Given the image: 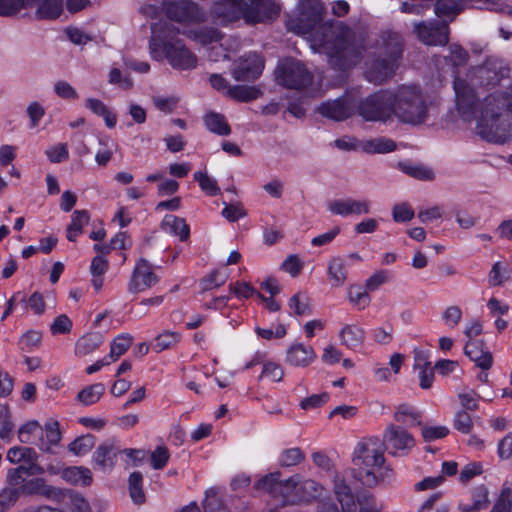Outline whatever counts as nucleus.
<instances>
[{"label": "nucleus", "mask_w": 512, "mask_h": 512, "mask_svg": "<svg viewBox=\"0 0 512 512\" xmlns=\"http://www.w3.org/2000/svg\"><path fill=\"white\" fill-rule=\"evenodd\" d=\"M418 38L427 45H445L448 42V28L446 25H415Z\"/></svg>", "instance_id": "18"}, {"label": "nucleus", "mask_w": 512, "mask_h": 512, "mask_svg": "<svg viewBox=\"0 0 512 512\" xmlns=\"http://www.w3.org/2000/svg\"><path fill=\"white\" fill-rule=\"evenodd\" d=\"M182 32L204 45H211V53L209 54L211 60L218 61L221 57H226V54L223 52V44L219 43L221 35L217 31L201 29L197 31L183 30Z\"/></svg>", "instance_id": "17"}, {"label": "nucleus", "mask_w": 512, "mask_h": 512, "mask_svg": "<svg viewBox=\"0 0 512 512\" xmlns=\"http://www.w3.org/2000/svg\"><path fill=\"white\" fill-rule=\"evenodd\" d=\"M456 111L464 122L475 121V132L484 140L505 143L512 139V87H499L476 106L474 87L454 81Z\"/></svg>", "instance_id": "1"}, {"label": "nucleus", "mask_w": 512, "mask_h": 512, "mask_svg": "<svg viewBox=\"0 0 512 512\" xmlns=\"http://www.w3.org/2000/svg\"><path fill=\"white\" fill-rule=\"evenodd\" d=\"M259 4L267 6L270 12L263 14L254 13L246 8L247 2L243 0H219L214 6V14L217 20L223 24L233 22L240 17H243L247 22L257 23L267 17H271L277 10L270 3L260 2Z\"/></svg>", "instance_id": "7"}, {"label": "nucleus", "mask_w": 512, "mask_h": 512, "mask_svg": "<svg viewBox=\"0 0 512 512\" xmlns=\"http://www.w3.org/2000/svg\"><path fill=\"white\" fill-rule=\"evenodd\" d=\"M349 302L358 310H364L370 304L369 294L359 286H351L348 290Z\"/></svg>", "instance_id": "53"}, {"label": "nucleus", "mask_w": 512, "mask_h": 512, "mask_svg": "<svg viewBox=\"0 0 512 512\" xmlns=\"http://www.w3.org/2000/svg\"><path fill=\"white\" fill-rule=\"evenodd\" d=\"M327 210L336 216L349 217L370 213L371 204L366 199L341 198L329 201Z\"/></svg>", "instance_id": "12"}, {"label": "nucleus", "mask_w": 512, "mask_h": 512, "mask_svg": "<svg viewBox=\"0 0 512 512\" xmlns=\"http://www.w3.org/2000/svg\"><path fill=\"white\" fill-rule=\"evenodd\" d=\"M497 455L502 460L512 458V432L507 433L498 441Z\"/></svg>", "instance_id": "64"}, {"label": "nucleus", "mask_w": 512, "mask_h": 512, "mask_svg": "<svg viewBox=\"0 0 512 512\" xmlns=\"http://www.w3.org/2000/svg\"><path fill=\"white\" fill-rule=\"evenodd\" d=\"M489 504V492L484 486H479L472 493V502L459 504L461 512H479L485 509Z\"/></svg>", "instance_id": "32"}, {"label": "nucleus", "mask_w": 512, "mask_h": 512, "mask_svg": "<svg viewBox=\"0 0 512 512\" xmlns=\"http://www.w3.org/2000/svg\"><path fill=\"white\" fill-rule=\"evenodd\" d=\"M510 275L511 270L506 264L500 261L495 262L488 274V283L494 287L501 286L509 280Z\"/></svg>", "instance_id": "44"}, {"label": "nucleus", "mask_w": 512, "mask_h": 512, "mask_svg": "<svg viewBox=\"0 0 512 512\" xmlns=\"http://www.w3.org/2000/svg\"><path fill=\"white\" fill-rule=\"evenodd\" d=\"M333 483L337 502L322 496L318 501L317 512H354L356 509L355 497L345 480L336 473Z\"/></svg>", "instance_id": "9"}, {"label": "nucleus", "mask_w": 512, "mask_h": 512, "mask_svg": "<svg viewBox=\"0 0 512 512\" xmlns=\"http://www.w3.org/2000/svg\"><path fill=\"white\" fill-rule=\"evenodd\" d=\"M152 36L150 41V55L157 61L166 59L170 65L179 70L193 69L197 59L181 41H170L174 27L167 22L152 24Z\"/></svg>", "instance_id": "3"}, {"label": "nucleus", "mask_w": 512, "mask_h": 512, "mask_svg": "<svg viewBox=\"0 0 512 512\" xmlns=\"http://www.w3.org/2000/svg\"><path fill=\"white\" fill-rule=\"evenodd\" d=\"M464 353L483 370H488L492 366V354L482 341L467 340L464 346Z\"/></svg>", "instance_id": "19"}, {"label": "nucleus", "mask_w": 512, "mask_h": 512, "mask_svg": "<svg viewBox=\"0 0 512 512\" xmlns=\"http://www.w3.org/2000/svg\"><path fill=\"white\" fill-rule=\"evenodd\" d=\"M490 512H512V489L504 487Z\"/></svg>", "instance_id": "57"}, {"label": "nucleus", "mask_w": 512, "mask_h": 512, "mask_svg": "<svg viewBox=\"0 0 512 512\" xmlns=\"http://www.w3.org/2000/svg\"><path fill=\"white\" fill-rule=\"evenodd\" d=\"M194 180L198 182L200 189L209 196L220 194V188L217 181L208 175L206 171H197L193 175Z\"/></svg>", "instance_id": "47"}, {"label": "nucleus", "mask_w": 512, "mask_h": 512, "mask_svg": "<svg viewBox=\"0 0 512 512\" xmlns=\"http://www.w3.org/2000/svg\"><path fill=\"white\" fill-rule=\"evenodd\" d=\"M350 31L341 23L321 26L308 36L315 52L325 53L339 67H348L355 61V51L349 42Z\"/></svg>", "instance_id": "2"}, {"label": "nucleus", "mask_w": 512, "mask_h": 512, "mask_svg": "<svg viewBox=\"0 0 512 512\" xmlns=\"http://www.w3.org/2000/svg\"><path fill=\"white\" fill-rule=\"evenodd\" d=\"M317 359L314 348L302 342L292 343L286 350L285 362L297 368H306L312 365Z\"/></svg>", "instance_id": "14"}, {"label": "nucleus", "mask_w": 512, "mask_h": 512, "mask_svg": "<svg viewBox=\"0 0 512 512\" xmlns=\"http://www.w3.org/2000/svg\"><path fill=\"white\" fill-rule=\"evenodd\" d=\"M395 148V142L384 137L362 140L361 145V151L367 153H389L394 151Z\"/></svg>", "instance_id": "41"}, {"label": "nucleus", "mask_w": 512, "mask_h": 512, "mask_svg": "<svg viewBox=\"0 0 512 512\" xmlns=\"http://www.w3.org/2000/svg\"><path fill=\"white\" fill-rule=\"evenodd\" d=\"M161 225L164 231L171 235L178 236L182 241L187 240L189 237L190 229L183 218L171 214L166 215Z\"/></svg>", "instance_id": "31"}, {"label": "nucleus", "mask_w": 512, "mask_h": 512, "mask_svg": "<svg viewBox=\"0 0 512 512\" xmlns=\"http://www.w3.org/2000/svg\"><path fill=\"white\" fill-rule=\"evenodd\" d=\"M45 154L50 162L52 163H60L68 159L69 151L68 147L64 143H58L51 147H49Z\"/></svg>", "instance_id": "60"}, {"label": "nucleus", "mask_w": 512, "mask_h": 512, "mask_svg": "<svg viewBox=\"0 0 512 512\" xmlns=\"http://www.w3.org/2000/svg\"><path fill=\"white\" fill-rule=\"evenodd\" d=\"M181 334L176 331H164L155 338L154 350L162 352L175 347L181 341Z\"/></svg>", "instance_id": "45"}, {"label": "nucleus", "mask_w": 512, "mask_h": 512, "mask_svg": "<svg viewBox=\"0 0 512 512\" xmlns=\"http://www.w3.org/2000/svg\"><path fill=\"white\" fill-rule=\"evenodd\" d=\"M103 343V337L97 333H90L80 337L75 344V355L87 356L97 350Z\"/></svg>", "instance_id": "33"}, {"label": "nucleus", "mask_w": 512, "mask_h": 512, "mask_svg": "<svg viewBox=\"0 0 512 512\" xmlns=\"http://www.w3.org/2000/svg\"><path fill=\"white\" fill-rule=\"evenodd\" d=\"M318 111L325 117L335 120H344L351 115L352 106L347 99H337L322 103Z\"/></svg>", "instance_id": "24"}, {"label": "nucleus", "mask_w": 512, "mask_h": 512, "mask_svg": "<svg viewBox=\"0 0 512 512\" xmlns=\"http://www.w3.org/2000/svg\"><path fill=\"white\" fill-rule=\"evenodd\" d=\"M383 453L377 448L374 439L359 442L353 452V463L356 467L355 477L367 487H374L390 475L384 465Z\"/></svg>", "instance_id": "4"}, {"label": "nucleus", "mask_w": 512, "mask_h": 512, "mask_svg": "<svg viewBox=\"0 0 512 512\" xmlns=\"http://www.w3.org/2000/svg\"><path fill=\"white\" fill-rule=\"evenodd\" d=\"M291 311L296 315H306L309 313L308 297L304 293H296L288 302Z\"/></svg>", "instance_id": "58"}, {"label": "nucleus", "mask_w": 512, "mask_h": 512, "mask_svg": "<svg viewBox=\"0 0 512 512\" xmlns=\"http://www.w3.org/2000/svg\"><path fill=\"white\" fill-rule=\"evenodd\" d=\"M453 425L461 433L469 434L473 428V421L466 411L461 410L455 414Z\"/></svg>", "instance_id": "63"}, {"label": "nucleus", "mask_w": 512, "mask_h": 512, "mask_svg": "<svg viewBox=\"0 0 512 512\" xmlns=\"http://www.w3.org/2000/svg\"><path fill=\"white\" fill-rule=\"evenodd\" d=\"M14 430V422L7 405H0V439L9 442Z\"/></svg>", "instance_id": "48"}, {"label": "nucleus", "mask_w": 512, "mask_h": 512, "mask_svg": "<svg viewBox=\"0 0 512 512\" xmlns=\"http://www.w3.org/2000/svg\"><path fill=\"white\" fill-rule=\"evenodd\" d=\"M263 68L262 58L257 54H251L236 63L232 74L236 81H253L261 75Z\"/></svg>", "instance_id": "16"}, {"label": "nucleus", "mask_w": 512, "mask_h": 512, "mask_svg": "<svg viewBox=\"0 0 512 512\" xmlns=\"http://www.w3.org/2000/svg\"><path fill=\"white\" fill-rule=\"evenodd\" d=\"M394 92L382 91L366 98L358 107L359 115L367 121L388 122L394 117Z\"/></svg>", "instance_id": "8"}, {"label": "nucleus", "mask_w": 512, "mask_h": 512, "mask_svg": "<svg viewBox=\"0 0 512 512\" xmlns=\"http://www.w3.org/2000/svg\"><path fill=\"white\" fill-rule=\"evenodd\" d=\"M17 438L21 443L37 446L42 452L54 453L62 433L56 419H48L43 426L36 420H29L19 426Z\"/></svg>", "instance_id": "5"}, {"label": "nucleus", "mask_w": 512, "mask_h": 512, "mask_svg": "<svg viewBox=\"0 0 512 512\" xmlns=\"http://www.w3.org/2000/svg\"><path fill=\"white\" fill-rule=\"evenodd\" d=\"M328 399L329 395L326 392L320 394H313L302 399L299 403V406L306 411L313 410L323 406L328 401Z\"/></svg>", "instance_id": "61"}, {"label": "nucleus", "mask_w": 512, "mask_h": 512, "mask_svg": "<svg viewBox=\"0 0 512 512\" xmlns=\"http://www.w3.org/2000/svg\"><path fill=\"white\" fill-rule=\"evenodd\" d=\"M157 282L152 265L140 259L135 265L128 289L131 293H139L153 287Z\"/></svg>", "instance_id": "13"}, {"label": "nucleus", "mask_w": 512, "mask_h": 512, "mask_svg": "<svg viewBox=\"0 0 512 512\" xmlns=\"http://www.w3.org/2000/svg\"><path fill=\"white\" fill-rule=\"evenodd\" d=\"M283 377L284 369L279 363L274 361H266L263 363L259 379H266L270 382H280Z\"/></svg>", "instance_id": "52"}, {"label": "nucleus", "mask_w": 512, "mask_h": 512, "mask_svg": "<svg viewBox=\"0 0 512 512\" xmlns=\"http://www.w3.org/2000/svg\"><path fill=\"white\" fill-rule=\"evenodd\" d=\"M62 479L72 485L88 486L92 483L93 476L87 467L72 466L65 467L62 471Z\"/></svg>", "instance_id": "28"}, {"label": "nucleus", "mask_w": 512, "mask_h": 512, "mask_svg": "<svg viewBox=\"0 0 512 512\" xmlns=\"http://www.w3.org/2000/svg\"><path fill=\"white\" fill-rule=\"evenodd\" d=\"M325 489L311 479L302 480L298 476L297 497L299 502H308L312 499H319L323 496Z\"/></svg>", "instance_id": "29"}, {"label": "nucleus", "mask_w": 512, "mask_h": 512, "mask_svg": "<svg viewBox=\"0 0 512 512\" xmlns=\"http://www.w3.org/2000/svg\"><path fill=\"white\" fill-rule=\"evenodd\" d=\"M394 117L399 121L418 124L424 121L426 106L420 91L414 86H403L394 92Z\"/></svg>", "instance_id": "6"}, {"label": "nucleus", "mask_w": 512, "mask_h": 512, "mask_svg": "<svg viewBox=\"0 0 512 512\" xmlns=\"http://www.w3.org/2000/svg\"><path fill=\"white\" fill-rule=\"evenodd\" d=\"M415 213L408 203H399L392 208V217L395 222L404 223L413 219Z\"/></svg>", "instance_id": "59"}, {"label": "nucleus", "mask_w": 512, "mask_h": 512, "mask_svg": "<svg viewBox=\"0 0 512 512\" xmlns=\"http://www.w3.org/2000/svg\"><path fill=\"white\" fill-rule=\"evenodd\" d=\"M117 453L118 449L113 444L105 443L93 453L92 461L102 472H109L115 465Z\"/></svg>", "instance_id": "25"}, {"label": "nucleus", "mask_w": 512, "mask_h": 512, "mask_svg": "<svg viewBox=\"0 0 512 512\" xmlns=\"http://www.w3.org/2000/svg\"><path fill=\"white\" fill-rule=\"evenodd\" d=\"M210 83L215 89L240 101H251L256 99L260 94V90L255 86L236 85L231 87L220 75H212L210 77Z\"/></svg>", "instance_id": "15"}, {"label": "nucleus", "mask_w": 512, "mask_h": 512, "mask_svg": "<svg viewBox=\"0 0 512 512\" xmlns=\"http://www.w3.org/2000/svg\"><path fill=\"white\" fill-rule=\"evenodd\" d=\"M35 5L36 15L40 19H56L63 11L62 0H31V6Z\"/></svg>", "instance_id": "30"}, {"label": "nucleus", "mask_w": 512, "mask_h": 512, "mask_svg": "<svg viewBox=\"0 0 512 512\" xmlns=\"http://www.w3.org/2000/svg\"><path fill=\"white\" fill-rule=\"evenodd\" d=\"M383 443L390 454L404 455L415 446V439L404 428L389 425L384 431Z\"/></svg>", "instance_id": "11"}, {"label": "nucleus", "mask_w": 512, "mask_h": 512, "mask_svg": "<svg viewBox=\"0 0 512 512\" xmlns=\"http://www.w3.org/2000/svg\"><path fill=\"white\" fill-rule=\"evenodd\" d=\"M38 458L37 452L32 447L27 446H12L7 450L6 459L12 464H20L36 461Z\"/></svg>", "instance_id": "38"}, {"label": "nucleus", "mask_w": 512, "mask_h": 512, "mask_svg": "<svg viewBox=\"0 0 512 512\" xmlns=\"http://www.w3.org/2000/svg\"><path fill=\"white\" fill-rule=\"evenodd\" d=\"M229 291L238 300H247L259 294V292L246 281H235L230 283Z\"/></svg>", "instance_id": "50"}, {"label": "nucleus", "mask_w": 512, "mask_h": 512, "mask_svg": "<svg viewBox=\"0 0 512 512\" xmlns=\"http://www.w3.org/2000/svg\"><path fill=\"white\" fill-rule=\"evenodd\" d=\"M303 268V261L295 254L289 255L281 264V269L288 273L291 277H296L300 274Z\"/></svg>", "instance_id": "62"}, {"label": "nucleus", "mask_w": 512, "mask_h": 512, "mask_svg": "<svg viewBox=\"0 0 512 512\" xmlns=\"http://www.w3.org/2000/svg\"><path fill=\"white\" fill-rule=\"evenodd\" d=\"M95 445V440L92 435H83L73 440L68 445V451L74 456H84L88 454Z\"/></svg>", "instance_id": "46"}, {"label": "nucleus", "mask_w": 512, "mask_h": 512, "mask_svg": "<svg viewBox=\"0 0 512 512\" xmlns=\"http://www.w3.org/2000/svg\"><path fill=\"white\" fill-rule=\"evenodd\" d=\"M84 106L96 116L102 118L108 129H114L117 125V115L114 110L96 97H87Z\"/></svg>", "instance_id": "22"}, {"label": "nucleus", "mask_w": 512, "mask_h": 512, "mask_svg": "<svg viewBox=\"0 0 512 512\" xmlns=\"http://www.w3.org/2000/svg\"><path fill=\"white\" fill-rule=\"evenodd\" d=\"M462 309L457 305H450L445 308L441 315L444 325L448 328H455L462 320Z\"/></svg>", "instance_id": "55"}, {"label": "nucleus", "mask_w": 512, "mask_h": 512, "mask_svg": "<svg viewBox=\"0 0 512 512\" xmlns=\"http://www.w3.org/2000/svg\"><path fill=\"white\" fill-rule=\"evenodd\" d=\"M55 94L68 101H75L79 98L77 90L67 81L59 80L53 86Z\"/></svg>", "instance_id": "56"}, {"label": "nucleus", "mask_w": 512, "mask_h": 512, "mask_svg": "<svg viewBox=\"0 0 512 512\" xmlns=\"http://www.w3.org/2000/svg\"><path fill=\"white\" fill-rule=\"evenodd\" d=\"M105 385L94 383L83 387L77 394L76 400L83 406H90L97 403L105 393Z\"/></svg>", "instance_id": "36"}, {"label": "nucleus", "mask_w": 512, "mask_h": 512, "mask_svg": "<svg viewBox=\"0 0 512 512\" xmlns=\"http://www.w3.org/2000/svg\"><path fill=\"white\" fill-rule=\"evenodd\" d=\"M133 338L129 334H122L113 339L110 345V353L107 358L113 363L118 360L131 346Z\"/></svg>", "instance_id": "43"}, {"label": "nucleus", "mask_w": 512, "mask_h": 512, "mask_svg": "<svg viewBox=\"0 0 512 512\" xmlns=\"http://www.w3.org/2000/svg\"><path fill=\"white\" fill-rule=\"evenodd\" d=\"M89 222V214L84 210H76L71 216V223L67 227L66 237L69 241H76L77 237L82 234L83 228Z\"/></svg>", "instance_id": "39"}, {"label": "nucleus", "mask_w": 512, "mask_h": 512, "mask_svg": "<svg viewBox=\"0 0 512 512\" xmlns=\"http://www.w3.org/2000/svg\"><path fill=\"white\" fill-rule=\"evenodd\" d=\"M278 82L290 89H301L311 82V74L304 65L297 60H284L276 69Z\"/></svg>", "instance_id": "10"}, {"label": "nucleus", "mask_w": 512, "mask_h": 512, "mask_svg": "<svg viewBox=\"0 0 512 512\" xmlns=\"http://www.w3.org/2000/svg\"><path fill=\"white\" fill-rule=\"evenodd\" d=\"M28 7H31V0H0V16H14Z\"/></svg>", "instance_id": "51"}, {"label": "nucleus", "mask_w": 512, "mask_h": 512, "mask_svg": "<svg viewBox=\"0 0 512 512\" xmlns=\"http://www.w3.org/2000/svg\"><path fill=\"white\" fill-rule=\"evenodd\" d=\"M281 474L279 472H272L259 476L255 483L254 488L258 491L264 492L276 498L279 486L281 483Z\"/></svg>", "instance_id": "35"}, {"label": "nucleus", "mask_w": 512, "mask_h": 512, "mask_svg": "<svg viewBox=\"0 0 512 512\" xmlns=\"http://www.w3.org/2000/svg\"><path fill=\"white\" fill-rule=\"evenodd\" d=\"M108 260L101 256H95L90 264L91 284L96 291H100L104 284V275L108 270Z\"/></svg>", "instance_id": "34"}, {"label": "nucleus", "mask_w": 512, "mask_h": 512, "mask_svg": "<svg viewBox=\"0 0 512 512\" xmlns=\"http://www.w3.org/2000/svg\"><path fill=\"white\" fill-rule=\"evenodd\" d=\"M41 338L40 332L28 331L20 337L18 347L22 352H32L40 345Z\"/></svg>", "instance_id": "54"}, {"label": "nucleus", "mask_w": 512, "mask_h": 512, "mask_svg": "<svg viewBox=\"0 0 512 512\" xmlns=\"http://www.w3.org/2000/svg\"><path fill=\"white\" fill-rule=\"evenodd\" d=\"M143 477L139 472H133L128 479L129 494L135 504H142L145 501V495L142 489Z\"/></svg>", "instance_id": "49"}, {"label": "nucleus", "mask_w": 512, "mask_h": 512, "mask_svg": "<svg viewBox=\"0 0 512 512\" xmlns=\"http://www.w3.org/2000/svg\"><path fill=\"white\" fill-rule=\"evenodd\" d=\"M400 44L398 39L396 40V49L393 53L395 57L386 61H378L374 63L371 68L367 71V78L369 81L374 83H381L392 75L396 67V55L400 54Z\"/></svg>", "instance_id": "21"}, {"label": "nucleus", "mask_w": 512, "mask_h": 512, "mask_svg": "<svg viewBox=\"0 0 512 512\" xmlns=\"http://www.w3.org/2000/svg\"><path fill=\"white\" fill-rule=\"evenodd\" d=\"M365 330L357 323L346 324L339 331V339L342 345L349 349L360 347L365 340Z\"/></svg>", "instance_id": "26"}, {"label": "nucleus", "mask_w": 512, "mask_h": 512, "mask_svg": "<svg viewBox=\"0 0 512 512\" xmlns=\"http://www.w3.org/2000/svg\"><path fill=\"white\" fill-rule=\"evenodd\" d=\"M166 14L171 19L178 23H198L202 20V14L199 12L198 7L193 4L170 5L166 8Z\"/></svg>", "instance_id": "20"}, {"label": "nucleus", "mask_w": 512, "mask_h": 512, "mask_svg": "<svg viewBox=\"0 0 512 512\" xmlns=\"http://www.w3.org/2000/svg\"><path fill=\"white\" fill-rule=\"evenodd\" d=\"M206 128L217 135L226 136L231 132L230 126L224 115L216 112H208L204 116Z\"/></svg>", "instance_id": "37"}, {"label": "nucleus", "mask_w": 512, "mask_h": 512, "mask_svg": "<svg viewBox=\"0 0 512 512\" xmlns=\"http://www.w3.org/2000/svg\"><path fill=\"white\" fill-rule=\"evenodd\" d=\"M29 466H19L8 471L7 478L12 485L18 486L21 484L23 474L30 476L40 475L45 472V469L36 463V461L27 462Z\"/></svg>", "instance_id": "42"}, {"label": "nucleus", "mask_w": 512, "mask_h": 512, "mask_svg": "<svg viewBox=\"0 0 512 512\" xmlns=\"http://www.w3.org/2000/svg\"><path fill=\"white\" fill-rule=\"evenodd\" d=\"M297 488L298 476L281 481L276 499H280L283 504L298 503Z\"/></svg>", "instance_id": "40"}, {"label": "nucleus", "mask_w": 512, "mask_h": 512, "mask_svg": "<svg viewBox=\"0 0 512 512\" xmlns=\"http://www.w3.org/2000/svg\"><path fill=\"white\" fill-rule=\"evenodd\" d=\"M22 491L26 494H37L48 499L59 501L64 496V491L46 483L43 478H36L21 485Z\"/></svg>", "instance_id": "23"}, {"label": "nucleus", "mask_w": 512, "mask_h": 512, "mask_svg": "<svg viewBox=\"0 0 512 512\" xmlns=\"http://www.w3.org/2000/svg\"><path fill=\"white\" fill-rule=\"evenodd\" d=\"M327 275L333 287H342L347 280V262L342 257H333L328 261Z\"/></svg>", "instance_id": "27"}]
</instances>
